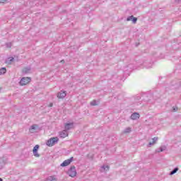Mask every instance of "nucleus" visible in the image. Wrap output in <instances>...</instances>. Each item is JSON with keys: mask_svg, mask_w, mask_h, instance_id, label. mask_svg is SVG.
<instances>
[{"mask_svg": "<svg viewBox=\"0 0 181 181\" xmlns=\"http://www.w3.org/2000/svg\"><path fill=\"white\" fill-rule=\"evenodd\" d=\"M59 142V137H52L47 140V146H54V145H56Z\"/></svg>", "mask_w": 181, "mask_h": 181, "instance_id": "obj_1", "label": "nucleus"}, {"mask_svg": "<svg viewBox=\"0 0 181 181\" xmlns=\"http://www.w3.org/2000/svg\"><path fill=\"white\" fill-rule=\"evenodd\" d=\"M68 175L70 176V177H76V176H77V170H76V167L74 165L71 166L68 170Z\"/></svg>", "mask_w": 181, "mask_h": 181, "instance_id": "obj_2", "label": "nucleus"}, {"mask_svg": "<svg viewBox=\"0 0 181 181\" xmlns=\"http://www.w3.org/2000/svg\"><path fill=\"white\" fill-rule=\"evenodd\" d=\"M32 81V78L30 77H23L20 81V86H26V84H29Z\"/></svg>", "mask_w": 181, "mask_h": 181, "instance_id": "obj_3", "label": "nucleus"}, {"mask_svg": "<svg viewBox=\"0 0 181 181\" xmlns=\"http://www.w3.org/2000/svg\"><path fill=\"white\" fill-rule=\"evenodd\" d=\"M73 128H74V122L65 123V124H64L65 131H66V132L70 131V129H73Z\"/></svg>", "mask_w": 181, "mask_h": 181, "instance_id": "obj_4", "label": "nucleus"}, {"mask_svg": "<svg viewBox=\"0 0 181 181\" xmlns=\"http://www.w3.org/2000/svg\"><path fill=\"white\" fill-rule=\"evenodd\" d=\"M73 157H71L69 159L65 160L62 164L61 166H62V168H64L66 166H69V165H70V163H71V162H73Z\"/></svg>", "mask_w": 181, "mask_h": 181, "instance_id": "obj_5", "label": "nucleus"}, {"mask_svg": "<svg viewBox=\"0 0 181 181\" xmlns=\"http://www.w3.org/2000/svg\"><path fill=\"white\" fill-rule=\"evenodd\" d=\"M39 145H35L33 149V153L35 158H39L40 156V154L37 153V151H39Z\"/></svg>", "mask_w": 181, "mask_h": 181, "instance_id": "obj_6", "label": "nucleus"}, {"mask_svg": "<svg viewBox=\"0 0 181 181\" xmlns=\"http://www.w3.org/2000/svg\"><path fill=\"white\" fill-rule=\"evenodd\" d=\"M66 95H67V92L66 90H61L57 93V97L59 99H62L64 98Z\"/></svg>", "mask_w": 181, "mask_h": 181, "instance_id": "obj_7", "label": "nucleus"}, {"mask_svg": "<svg viewBox=\"0 0 181 181\" xmlns=\"http://www.w3.org/2000/svg\"><path fill=\"white\" fill-rule=\"evenodd\" d=\"M59 135L60 138H66V136H69V132L64 129L62 132H59Z\"/></svg>", "mask_w": 181, "mask_h": 181, "instance_id": "obj_8", "label": "nucleus"}, {"mask_svg": "<svg viewBox=\"0 0 181 181\" xmlns=\"http://www.w3.org/2000/svg\"><path fill=\"white\" fill-rule=\"evenodd\" d=\"M141 117V115H139V113L138 112H134L132 114V115L130 116V118L132 119H133V121H135L136 119H139V117Z\"/></svg>", "mask_w": 181, "mask_h": 181, "instance_id": "obj_9", "label": "nucleus"}, {"mask_svg": "<svg viewBox=\"0 0 181 181\" xmlns=\"http://www.w3.org/2000/svg\"><path fill=\"white\" fill-rule=\"evenodd\" d=\"M37 128H39V125L37 124H33L30 128V132L33 134V132H35V129H37Z\"/></svg>", "mask_w": 181, "mask_h": 181, "instance_id": "obj_10", "label": "nucleus"}, {"mask_svg": "<svg viewBox=\"0 0 181 181\" xmlns=\"http://www.w3.org/2000/svg\"><path fill=\"white\" fill-rule=\"evenodd\" d=\"M108 170H110V166L108 165H103L100 168V172H108Z\"/></svg>", "mask_w": 181, "mask_h": 181, "instance_id": "obj_11", "label": "nucleus"}, {"mask_svg": "<svg viewBox=\"0 0 181 181\" xmlns=\"http://www.w3.org/2000/svg\"><path fill=\"white\" fill-rule=\"evenodd\" d=\"M158 141V137H153L152 139V142H150L148 145V147L152 146V145H155L156 144V141Z\"/></svg>", "mask_w": 181, "mask_h": 181, "instance_id": "obj_12", "label": "nucleus"}, {"mask_svg": "<svg viewBox=\"0 0 181 181\" xmlns=\"http://www.w3.org/2000/svg\"><path fill=\"white\" fill-rule=\"evenodd\" d=\"M163 151H166V146H162L157 150H156V152L159 153L160 152H163Z\"/></svg>", "mask_w": 181, "mask_h": 181, "instance_id": "obj_13", "label": "nucleus"}, {"mask_svg": "<svg viewBox=\"0 0 181 181\" xmlns=\"http://www.w3.org/2000/svg\"><path fill=\"white\" fill-rule=\"evenodd\" d=\"M179 170V168L176 167L172 171H170V173H169L170 176H172L173 175H175V173H177V171Z\"/></svg>", "mask_w": 181, "mask_h": 181, "instance_id": "obj_14", "label": "nucleus"}, {"mask_svg": "<svg viewBox=\"0 0 181 181\" xmlns=\"http://www.w3.org/2000/svg\"><path fill=\"white\" fill-rule=\"evenodd\" d=\"M30 71V67H25L23 69V74H28Z\"/></svg>", "mask_w": 181, "mask_h": 181, "instance_id": "obj_15", "label": "nucleus"}, {"mask_svg": "<svg viewBox=\"0 0 181 181\" xmlns=\"http://www.w3.org/2000/svg\"><path fill=\"white\" fill-rule=\"evenodd\" d=\"M6 73V68L3 67L0 69V76H2Z\"/></svg>", "mask_w": 181, "mask_h": 181, "instance_id": "obj_16", "label": "nucleus"}, {"mask_svg": "<svg viewBox=\"0 0 181 181\" xmlns=\"http://www.w3.org/2000/svg\"><path fill=\"white\" fill-rule=\"evenodd\" d=\"M5 165V161L4 160V158H0V169H2Z\"/></svg>", "mask_w": 181, "mask_h": 181, "instance_id": "obj_17", "label": "nucleus"}, {"mask_svg": "<svg viewBox=\"0 0 181 181\" xmlns=\"http://www.w3.org/2000/svg\"><path fill=\"white\" fill-rule=\"evenodd\" d=\"M13 60H15V59L13 57H8L6 61V63L8 64H11L12 63V62H13Z\"/></svg>", "mask_w": 181, "mask_h": 181, "instance_id": "obj_18", "label": "nucleus"}, {"mask_svg": "<svg viewBox=\"0 0 181 181\" xmlns=\"http://www.w3.org/2000/svg\"><path fill=\"white\" fill-rule=\"evenodd\" d=\"M132 129L130 127H127L124 130V134H129V132H131Z\"/></svg>", "mask_w": 181, "mask_h": 181, "instance_id": "obj_19", "label": "nucleus"}, {"mask_svg": "<svg viewBox=\"0 0 181 181\" xmlns=\"http://www.w3.org/2000/svg\"><path fill=\"white\" fill-rule=\"evenodd\" d=\"M90 105L92 106L98 105V103H97V100H93L92 102H90Z\"/></svg>", "mask_w": 181, "mask_h": 181, "instance_id": "obj_20", "label": "nucleus"}, {"mask_svg": "<svg viewBox=\"0 0 181 181\" xmlns=\"http://www.w3.org/2000/svg\"><path fill=\"white\" fill-rule=\"evenodd\" d=\"M132 21L133 23H136L138 18L133 16V18H132Z\"/></svg>", "mask_w": 181, "mask_h": 181, "instance_id": "obj_21", "label": "nucleus"}, {"mask_svg": "<svg viewBox=\"0 0 181 181\" xmlns=\"http://www.w3.org/2000/svg\"><path fill=\"white\" fill-rule=\"evenodd\" d=\"M6 47H8V48L12 47V42L6 43Z\"/></svg>", "mask_w": 181, "mask_h": 181, "instance_id": "obj_22", "label": "nucleus"}, {"mask_svg": "<svg viewBox=\"0 0 181 181\" xmlns=\"http://www.w3.org/2000/svg\"><path fill=\"white\" fill-rule=\"evenodd\" d=\"M132 18H134V16H130L127 17V21L128 22H129V21H132Z\"/></svg>", "mask_w": 181, "mask_h": 181, "instance_id": "obj_23", "label": "nucleus"}, {"mask_svg": "<svg viewBox=\"0 0 181 181\" xmlns=\"http://www.w3.org/2000/svg\"><path fill=\"white\" fill-rule=\"evenodd\" d=\"M6 2H8V0H0V4H6Z\"/></svg>", "mask_w": 181, "mask_h": 181, "instance_id": "obj_24", "label": "nucleus"}, {"mask_svg": "<svg viewBox=\"0 0 181 181\" xmlns=\"http://www.w3.org/2000/svg\"><path fill=\"white\" fill-rule=\"evenodd\" d=\"M144 66L146 69H151L152 67V64H150V66H146V64H144Z\"/></svg>", "mask_w": 181, "mask_h": 181, "instance_id": "obj_25", "label": "nucleus"}, {"mask_svg": "<svg viewBox=\"0 0 181 181\" xmlns=\"http://www.w3.org/2000/svg\"><path fill=\"white\" fill-rule=\"evenodd\" d=\"M173 111H174V112H176V111H177V107H173Z\"/></svg>", "mask_w": 181, "mask_h": 181, "instance_id": "obj_26", "label": "nucleus"}, {"mask_svg": "<svg viewBox=\"0 0 181 181\" xmlns=\"http://www.w3.org/2000/svg\"><path fill=\"white\" fill-rule=\"evenodd\" d=\"M175 2H177V4H179L180 2H181V0H175Z\"/></svg>", "mask_w": 181, "mask_h": 181, "instance_id": "obj_27", "label": "nucleus"}, {"mask_svg": "<svg viewBox=\"0 0 181 181\" xmlns=\"http://www.w3.org/2000/svg\"><path fill=\"white\" fill-rule=\"evenodd\" d=\"M48 107H53V103H49V105H48Z\"/></svg>", "mask_w": 181, "mask_h": 181, "instance_id": "obj_28", "label": "nucleus"}, {"mask_svg": "<svg viewBox=\"0 0 181 181\" xmlns=\"http://www.w3.org/2000/svg\"><path fill=\"white\" fill-rule=\"evenodd\" d=\"M127 67H129V68L131 69V67H132V65L129 64V65L127 66Z\"/></svg>", "mask_w": 181, "mask_h": 181, "instance_id": "obj_29", "label": "nucleus"}, {"mask_svg": "<svg viewBox=\"0 0 181 181\" xmlns=\"http://www.w3.org/2000/svg\"><path fill=\"white\" fill-rule=\"evenodd\" d=\"M61 63H64V60H62V61H61Z\"/></svg>", "mask_w": 181, "mask_h": 181, "instance_id": "obj_30", "label": "nucleus"}, {"mask_svg": "<svg viewBox=\"0 0 181 181\" xmlns=\"http://www.w3.org/2000/svg\"><path fill=\"white\" fill-rule=\"evenodd\" d=\"M0 181H4V180L2 178H0Z\"/></svg>", "mask_w": 181, "mask_h": 181, "instance_id": "obj_31", "label": "nucleus"}, {"mask_svg": "<svg viewBox=\"0 0 181 181\" xmlns=\"http://www.w3.org/2000/svg\"><path fill=\"white\" fill-rule=\"evenodd\" d=\"M2 90V88H0V93H1V90Z\"/></svg>", "mask_w": 181, "mask_h": 181, "instance_id": "obj_32", "label": "nucleus"}]
</instances>
